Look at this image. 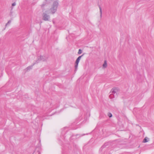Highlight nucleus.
Segmentation results:
<instances>
[{
	"mask_svg": "<svg viewBox=\"0 0 154 154\" xmlns=\"http://www.w3.org/2000/svg\"><path fill=\"white\" fill-rule=\"evenodd\" d=\"M58 5V3L57 2H54L51 8L50 9V11L49 13L54 14L57 11Z\"/></svg>",
	"mask_w": 154,
	"mask_h": 154,
	"instance_id": "obj_1",
	"label": "nucleus"
},
{
	"mask_svg": "<svg viewBox=\"0 0 154 154\" xmlns=\"http://www.w3.org/2000/svg\"><path fill=\"white\" fill-rule=\"evenodd\" d=\"M48 57V55H41L39 56L37 58V60L36 61V63H38L40 61L42 60V61H46Z\"/></svg>",
	"mask_w": 154,
	"mask_h": 154,
	"instance_id": "obj_2",
	"label": "nucleus"
},
{
	"mask_svg": "<svg viewBox=\"0 0 154 154\" xmlns=\"http://www.w3.org/2000/svg\"><path fill=\"white\" fill-rule=\"evenodd\" d=\"M47 13H49L48 11H45V12L43 13L42 14V19L45 21H49L50 16Z\"/></svg>",
	"mask_w": 154,
	"mask_h": 154,
	"instance_id": "obj_3",
	"label": "nucleus"
},
{
	"mask_svg": "<svg viewBox=\"0 0 154 154\" xmlns=\"http://www.w3.org/2000/svg\"><path fill=\"white\" fill-rule=\"evenodd\" d=\"M52 2V0H45L43 3L41 5V7L42 9L46 7L47 5Z\"/></svg>",
	"mask_w": 154,
	"mask_h": 154,
	"instance_id": "obj_4",
	"label": "nucleus"
},
{
	"mask_svg": "<svg viewBox=\"0 0 154 154\" xmlns=\"http://www.w3.org/2000/svg\"><path fill=\"white\" fill-rule=\"evenodd\" d=\"M120 89L117 87H114L111 90L110 93H113L117 96V93L119 91Z\"/></svg>",
	"mask_w": 154,
	"mask_h": 154,
	"instance_id": "obj_5",
	"label": "nucleus"
},
{
	"mask_svg": "<svg viewBox=\"0 0 154 154\" xmlns=\"http://www.w3.org/2000/svg\"><path fill=\"white\" fill-rule=\"evenodd\" d=\"M109 95V97L111 99H113L117 97V96H116V95L112 93Z\"/></svg>",
	"mask_w": 154,
	"mask_h": 154,
	"instance_id": "obj_6",
	"label": "nucleus"
},
{
	"mask_svg": "<svg viewBox=\"0 0 154 154\" xmlns=\"http://www.w3.org/2000/svg\"><path fill=\"white\" fill-rule=\"evenodd\" d=\"M83 55L84 54H83L81 56H79V57H78V58L77 59H76V60L75 63L79 64V62L80 61V60L81 59V57H82L83 56Z\"/></svg>",
	"mask_w": 154,
	"mask_h": 154,
	"instance_id": "obj_7",
	"label": "nucleus"
},
{
	"mask_svg": "<svg viewBox=\"0 0 154 154\" xmlns=\"http://www.w3.org/2000/svg\"><path fill=\"white\" fill-rule=\"evenodd\" d=\"M35 63H34L32 65L28 66V67H27L26 69V71H29V70H30V69H32L33 66L35 64Z\"/></svg>",
	"mask_w": 154,
	"mask_h": 154,
	"instance_id": "obj_8",
	"label": "nucleus"
},
{
	"mask_svg": "<svg viewBox=\"0 0 154 154\" xmlns=\"http://www.w3.org/2000/svg\"><path fill=\"white\" fill-rule=\"evenodd\" d=\"M107 66V63H106V60H105L104 61V63L103 64V68H106V67Z\"/></svg>",
	"mask_w": 154,
	"mask_h": 154,
	"instance_id": "obj_9",
	"label": "nucleus"
},
{
	"mask_svg": "<svg viewBox=\"0 0 154 154\" xmlns=\"http://www.w3.org/2000/svg\"><path fill=\"white\" fill-rule=\"evenodd\" d=\"M149 140V139L148 138L146 137L143 140V143H146Z\"/></svg>",
	"mask_w": 154,
	"mask_h": 154,
	"instance_id": "obj_10",
	"label": "nucleus"
},
{
	"mask_svg": "<svg viewBox=\"0 0 154 154\" xmlns=\"http://www.w3.org/2000/svg\"><path fill=\"white\" fill-rule=\"evenodd\" d=\"M99 9H100V17H102V10L101 7L100 6L99 7Z\"/></svg>",
	"mask_w": 154,
	"mask_h": 154,
	"instance_id": "obj_11",
	"label": "nucleus"
},
{
	"mask_svg": "<svg viewBox=\"0 0 154 154\" xmlns=\"http://www.w3.org/2000/svg\"><path fill=\"white\" fill-rule=\"evenodd\" d=\"M82 53V51L80 49H79V51L78 52V54H81Z\"/></svg>",
	"mask_w": 154,
	"mask_h": 154,
	"instance_id": "obj_12",
	"label": "nucleus"
},
{
	"mask_svg": "<svg viewBox=\"0 0 154 154\" xmlns=\"http://www.w3.org/2000/svg\"><path fill=\"white\" fill-rule=\"evenodd\" d=\"M108 115L109 117H111L112 116V114L110 113H108Z\"/></svg>",
	"mask_w": 154,
	"mask_h": 154,
	"instance_id": "obj_13",
	"label": "nucleus"
},
{
	"mask_svg": "<svg viewBox=\"0 0 154 154\" xmlns=\"http://www.w3.org/2000/svg\"><path fill=\"white\" fill-rule=\"evenodd\" d=\"M11 20H9L8 21V23H6V24L5 26H6L8 24H10V23H11Z\"/></svg>",
	"mask_w": 154,
	"mask_h": 154,
	"instance_id": "obj_14",
	"label": "nucleus"
},
{
	"mask_svg": "<svg viewBox=\"0 0 154 154\" xmlns=\"http://www.w3.org/2000/svg\"><path fill=\"white\" fill-rule=\"evenodd\" d=\"M78 65V64L75 63V69H76L77 68Z\"/></svg>",
	"mask_w": 154,
	"mask_h": 154,
	"instance_id": "obj_15",
	"label": "nucleus"
},
{
	"mask_svg": "<svg viewBox=\"0 0 154 154\" xmlns=\"http://www.w3.org/2000/svg\"><path fill=\"white\" fill-rule=\"evenodd\" d=\"M16 5V4L15 2H14L12 4V6H15V5Z\"/></svg>",
	"mask_w": 154,
	"mask_h": 154,
	"instance_id": "obj_16",
	"label": "nucleus"
}]
</instances>
